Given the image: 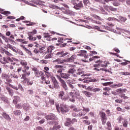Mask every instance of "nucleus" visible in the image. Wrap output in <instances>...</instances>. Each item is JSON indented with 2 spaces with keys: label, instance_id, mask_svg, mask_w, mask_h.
<instances>
[{
  "label": "nucleus",
  "instance_id": "de8ad7c7",
  "mask_svg": "<svg viewBox=\"0 0 130 130\" xmlns=\"http://www.w3.org/2000/svg\"><path fill=\"white\" fill-rule=\"evenodd\" d=\"M45 49V47L40 48H39L40 53H44V51H45V50H44Z\"/></svg>",
  "mask_w": 130,
  "mask_h": 130
},
{
  "label": "nucleus",
  "instance_id": "79ce46f5",
  "mask_svg": "<svg viewBox=\"0 0 130 130\" xmlns=\"http://www.w3.org/2000/svg\"><path fill=\"white\" fill-rule=\"evenodd\" d=\"M54 88H56V89H58L59 88V85H58V82L57 81H55L53 82Z\"/></svg>",
  "mask_w": 130,
  "mask_h": 130
},
{
  "label": "nucleus",
  "instance_id": "4d7b16f0",
  "mask_svg": "<svg viewBox=\"0 0 130 130\" xmlns=\"http://www.w3.org/2000/svg\"><path fill=\"white\" fill-rule=\"evenodd\" d=\"M101 89L99 88H94L93 89H92V91L94 93H96V92H100V91H101Z\"/></svg>",
  "mask_w": 130,
  "mask_h": 130
},
{
  "label": "nucleus",
  "instance_id": "f3484780",
  "mask_svg": "<svg viewBox=\"0 0 130 130\" xmlns=\"http://www.w3.org/2000/svg\"><path fill=\"white\" fill-rule=\"evenodd\" d=\"M14 99L13 100L12 103L15 105L17 104L19 101H21V98L19 95H16L13 96Z\"/></svg>",
  "mask_w": 130,
  "mask_h": 130
},
{
  "label": "nucleus",
  "instance_id": "c03bdc74",
  "mask_svg": "<svg viewBox=\"0 0 130 130\" xmlns=\"http://www.w3.org/2000/svg\"><path fill=\"white\" fill-rule=\"evenodd\" d=\"M82 122H83V123H84L86 125H89V124H90L91 123V122H90L89 120H83L82 121Z\"/></svg>",
  "mask_w": 130,
  "mask_h": 130
},
{
  "label": "nucleus",
  "instance_id": "3c124183",
  "mask_svg": "<svg viewBox=\"0 0 130 130\" xmlns=\"http://www.w3.org/2000/svg\"><path fill=\"white\" fill-rule=\"evenodd\" d=\"M109 10L112 11V12H116V11H117V9L114 8L112 6H110Z\"/></svg>",
  "mask_w": 130,
  "mask_h": 130
},
{
  "label": "nucleus",
  "instance_id": "052dcab7",
  "mask_svg": "<svg viewBox=\"0 0 130 130\" xmlns=\"http://www.w3.org/2000/svg\"><path fill=\"white\" fill-rule=\"evenodd\" d=\"M32 71H33L35 72V75L36 74V73H37L39 70H37V68L34 67L32 68Z\"/></svg>",
  "mask_w": 130,
  "mask_h": 130
},
{
  "label": "nucleus",
  "instance_id": "8fccbe9b",
  "mask_svg": "<svg viewBox=\"0 0 130 130\" xmlns=\"http://www.w3.org/2000/svg\"><path fill=\"white\" fill-rule=\"evenodd\" d=\"M4 52L5 54H6V55H8V56H12V54L10 53V52H9L8 50H5Z\"/></svg>",
  "mask_w": 130,
  "mask_h": 130
},
{
  "label": "nucleus",
  "instance_id": "774afa93",
  "mask_svg": "<svg viewBox=\"0 0 130 130\" xmlns=\"http://www.w3.org/2000/svg\"><path fill=\"white\" fill-rule=\"evenodd\" d=\"M77 120L75 118L72 119V120H71V124H74L75 122H77Z\"/></svg>",
  "mask_w": 130,
  "mask_h": 130
},
{
  "label": "nucleus",
  "instance_id": "a19ab883",
  "mask_svg": "<svg viewBox=\"0 0 130 130\" xmlns=\"http://www.w3.org/2000/svg\"><path fill=\"white\" fill-rule=\"evenodd\" d=\"M83 3L84 4L85 6L88 7L90 5V1H89V0H83Z\"/></svg>",
  "mask_w": 130,
  "mask_h": 130
},
{
  "label": "nucleus",
  "instance_id": "e433bc0d",
  "mask_svg": "<svg viewBox=\"0 0 130 130\" xmlns=\"http://www.w3.org/2000/svg\"><path fill=\"white\" fill-rule=\"evenodd\" d=\"M14 105H15L16 109H22L23 108V105L21 103L15 104Z\"/></svg>",
  "mask_w": 130,
  "mask_h": 130
},
{
  "label": "nucleus",
  "instance_id": "0eeeda50",
  "mask_svg": "<svg viewBox=\"0 0 130 130\" xmlns=\"http://www.w3.org/2000/svg\"><path fill=\"white\" fill-rule=\"evenodd\" d=\"M100 117L101 121L102 122L103 125H105V124H106V122L107 121V117H106V114L105 113V112H101Z\"/></svg>",
  "mask_w": 130,
  "mask_h": 130
},
{
  "label": "nucleus",
  "instance_id": "6e6552de",
  "mask_svg": "<svg viewBox=\"0 0 130 130\" xmlns=\"http://www.w3.org/2000/svg\"><path fill=\"white\" fill-rule=\"evenodd\" d=\"M57 77H58V80H59V81L60 82L62 85V87L63 88L64 90H65V91H68V85H67V83H66V81H64L63 79H61V77L58 76H57Z\"/></svg>",
  "mask_w": 130,
  "mask_h": 130
},
{
  "label": "nucleus",
  "instance_id": "864d4df0",
  "mask_svg": "<svg viewBox=\"0 0 130 130\" xmlns=\"http://www.w3.org/2000/svg\"><path fill=\"white\" fill-rule=\"evenodd\" d=\"M115 102H116V103H122L123 100L121 99H118L115 100Z\"/></svg>",
  "mask_w": 130,
  "mask_h": 130
},
{
  "label": "nucleus",
  "instance_id": "6e6d98bb",
  "mask_svg": "<svg viewBox=\"0 0 130 130\" xmlns=\"http://www.w3.org/2000/svg\"><path fill=\"white\" fill-rule=\"evenodd\" d=\"M92 17L94 18V19H96V20H101V18L99 16L96 15V14H93Z\"/></svg>",
  "mask_w": 130,
  "mask_h": 130
},
{
  "label": "nucleus",
  "instance_id": "c756f323",
  "mask_svg": "<svg viewBox=\"0 0 130 130\" xmlns=\"http://www.w3.org/2000/svg\"><path fill=\"white\" fill-rule=\"evenodd\" d=\"M82 93L84 94V95H85V96L88 98L91 97V96H92V93L90 92L89 91H82Z\"/></svg>",
  "mask_w": 130,
  "mask_h": 130
},
{
  "label": "nucleus",
  "instance_id": "5701e85b",
  "mask_svg": "<svg viewBox=\"0 0 130 130\" xmlns=\"http://www.w3.org/2000/svg\"><path fill=\"white\" fill-rule=\"evenodd\" d=\"M57 124H58V123H56L55 124V125L53 126V128H50V130L59 129L60 128V127H61V126H60L59 125H57Z\"/></svg>",
  "mask_w": 130,
  "mask_h": 130
},
{
  "label": "nucleus",
  "instance_id": "c9c22d12",
  "mask_svg": "<svg viewBox=\"0 0 130 130\" xmlns=\"http://www.w3.org/2000/svg\"><path fill=\"white\" fill-rule=\"evenodd\" d=\"M54 48H55V47H54V46L51 45L49 46V47H48L47 48V52H51L52 53V51L54 49Z\"/></svg>",
  "mask_w": 130,
  "mask_h": 130
},
{
  "label": "nucleus",
  "instance_id": "b1692460",
  "mask_svg": "<svg viewBox=\"0 0 130 130\" xmlns=\"http://www.w3.org/2000/svg\"><path fill=\"white\" fill-rule=\"evenodd\" d=\"M44 73L42 71H38L37 72H36V73L35 74L36 77H37V78H40V77H42V76H43Z\"/></svg>",
  "mask_w": 130,
  "mask_h": 130
},
{
  "label": "nucleus",
  "instance_id": "412c9836",
  "mask_svg": "<svg viewBox=\"0 0 130 130\" xmlns=\"http://www.w3.org/2000/svg\"><path fill=\"white\" fill-rule=\"evenodd\" d=\"M53 63H57V64H60L61 63H63L64 61L63 60H61V59L58 58L55 60H53Z\"/></svg>",
  "mask_w": 130,
  "mask_h": 130
},
{
  "label": "nucleus",
  "instance_id": "393cba45",
  "mask_svg": "<svg viewBox=\"0 0 130 130\" xmlns=\"http://www.w3.org/2000/svg\"><path fill=\"white\" fill-rule=\"evenodd\" d=\"M47 77H48V78H50L51 79L53 83H54V82L57 81V80H56V79L54 77V75H53V74H52V73H51V74L48 75Z\"/></svg>",
  "mask_w": 130,
  "mask_h": 130
},
{
  "label": "nucleus",
  "instance_id": "4c0bfd02",
  "mask_svg": "<svg viewBox=\"0 0 130 130\" xmlns=\"http://www.w3.org/2000/svg\"><path fill=\"white\" fill-rule=\"evenodd\" d=\"M48 52V54H47L45 57V59H48V58H51V57H52V53L50 52Z\"/></svg>",
  "mask_w": 130,
  "mask_h": 130
},
{
  "label": "nucleus",
  "instance_id": "5fc2aeb1",
  "mask_svg": "<svg viewBox=\"0 0 130 130\" xmlns=\"http://www.w3.org/2000/svg\"><path fill=\"white\" fill-rule=\"evenodd\" d=\"M127 124H128V122H127V121L126 120L124 121L123 122V126H124V127H127Z\"/></svg>",
  "mask_w": 130,
  "mask_h": 130
},
{
  "label": "nucleus",
  "instance_id": "4be33fe9",
  "mask_svg": "<svg viewBox=\"0 0 130 130\" xmlns=\"http://www.w3.org/2000/svg\"><path fill=\"white\" fill-rule=\"evenodd\" d=\"M2 116L5 118V119H6V120H8V121H11V117L6 113H3L2 114Z\"/></svg>",
  "mask_w": 130,
  "mask_h": 130
},
{
  "label": "nucleus",
  "instance_id": "680f3d73",
  "mask_svg": "<svg viewBox=\"0 0 130 130\" xmlns=\"http://www.w3.org/2000/svg\"><path fill=\"white\" fill-rule=\"evenodd\" d=\"M94 1L99 3H101V4H103V5H105V2H104V0H94Z\"/></svg>",
  "mask_w": 130,
  "mask_h": 130
},
{
  "label": "nucleus",
  "instance_id": "9d476101",
  "mask_svg": "<svg viewBox=\"0 0 130 130\" xmlns=\"http://www.w3.org/2000/svg\"><path fill=\"white\" fill-rule=\"evenodd\" d=\"M9 86L10 87L12 88V89H14V90H16V91H18V90H19V89L21 91H22V92H24V88L23 87V86H22V85H21L20 84H19L18 86L13 85L11 84H9Z\"/></svg>",
  "mask_w": 130,
  "mask_h": 130
},
{
  "label": "nucleus",
  "instance_id": "2f4dec72",
  "mask_svg": "<svg viewBox=\"0 0 130 130\" xmlns=\"http://www.w3.org/2000/svg\"><path fill=\"white\" fill-rule=\"evenodd\" d=\"M6 89L8 91L9 95H10V96H13V94L14 93L13 92V90H12V89H11L9 86H6Z\"/></svg>",
  "mask_w": 130,
  "mask_h": 130
},
{
  "label": "nucleus",
  "instance_id": "13d9d810",
  "mask_svg": "<svg viewBox=\"0 0 130 130\" xmlns=\"http://www.w3.org/2000/svg\"><path fill=\"white\" fill-rule=\"evenodd\" d=\"M7 19H9V20H15V19H16V17L13 16H9L7 17Z\"/></svg>",
  "mask_w": 130,
  "mask_h": 130
},
{
  "label": "nucleus",
  "instance_id": "a18cd8bd",
  "mask_svg": "<svg viewBox=\"0 0 130 130\" xmlns=\"http://www.w3.org/2000/svg\"><path fill=\"white\" fill-rule=\"evenodd\" d=\"M113 82H109L102 83L103 86H109V85H112Z\"/></svg>",
  "mask_w": 130,
  "mask_h": 130
},
{
  "label": "nucleus",
  "instance_id": "473e14b6",
  "mask_svg": "<svg viewBox=\"0 0 130 130\" xmlns=\"http://www.w3.org/2000/svg\"><path fill=\"white\" fill-rule=\"evenodd\" d=\"M13 113L14 115L18 116V115H21L22 112L20 110H16L13 112Z\"/></svg>",
  "mask_w": 130,
  "mask_h": 130
},
{
  "label": "nucleus",
  "instance_id": "338daca9",
  "mask_svg": "<svg viewBox=\"0 0 130 130\" xmlns=\"http://www.w3.org/2000/svg\"><path fill=\"white\" fill-rule=\"evenodd\" d=\"M34 52L36 53V54H37V53H39V52H40V51L39 49L36 48L35 49Z\"/></svg>",
  "mask_w": 130,
  "mask_h": 130
},
{
  "label": "nucleus",
  "instance_id": "603ef678",
  "mask_svg": "<svg viewBox=\"0 0 130 130\" xmlns=\"http://www.w3.org/2000/svg\"><path fill=\"white\" fill-rule=\"evenodd\" d=\"M121 75H123V76H130L129 72H121Z\"/></svg>",
  "mask_w": 130,
  "mask_h": 130
},
{
  "label": "nucleus",
  "instance_id": "39448f33",
  "mask_svg": "<svg viewBox=\"0 0 130 130\" xmlns=\"http://www.w3.org/2000/svg\"><path fill=\"white\" fill-rule=\"evenodd\" d=\"M76 66L75 65L67 64L64 66V68L66 70H68L67 73L71 76V74H73L77 72V69H76Z\"/></svg>",
  "mask_w": 130,
  "mask_h": 130
},
{
  "label": "nucleus",
  "instance_id": "72a5a7b5",
  "mask_svg": "<svg viewBox=\"0 0 130 130\" xmlns=\"http://www.w3.org/2000/svg\"><path fill=\"white\" fill-rule=\"evenodd\" d=\"M22 107L24 110H25L26 111H27V110L30 109V107L27 104H23L22 105Z\"/></svg>",
  "mask_w": 130,
  "mask_h": 130
},
{
  "label": "nucleus",
  "instance_id": "9b49d317",
  "mask_svg": "<svg viewBox=\"0 0 130 130\" xmlns=\"http://www.w3.org/2000/svg\"><path fill=\"white\" fill-rule=\"evenodd\" d=\"M67 84L71 89L72 90H74L75 89V85L76 84V81L74 80H69L68 82H67Z\"/></svg>",
  "mask_w": 130,
  "mask_h": 130
},
{
  "label": "nucleus",
  "instance_id": "ddd939ff",
  "mask_svg": "<svg viewBox=\"0 0 130 130\" xmlns=\"http://www.w3.org/2000/svg\"><path fill=\"white\" fill-rule=\"evenodd\" d=\"M45 118L47 120H54L56 119V116L53 114H50L46 115Z\"/></svg>",
  "mask_w": 130,
  "mask_h": 130
},
{
  "label": "nucleus",
  "instance_id": "a211bd4d",
  "mask_svg": "<svg viewBox=\"0 0 130 130\" xmlns=\"http://www.w3.org/2000/svg\"><path fill=\"white\" fill-rule=\"evenodd\" d=\"M60 76L61 78H62V79H70V74L69 73H61L60 74Z\"/></svg>",
  "mask_w": 130,
  "mask_h": 130
},
{
  "label": "nucleus",
  "instance_id": "09e8293b",
  "mask_svg": "<svg viewBox=\"0 0 130 130\" xmlns=\"http://www.w3.org/2000/svg\"><path fill=\"white\" fill-rule=\"evenodd\" d=\"M21 47H22V48H23V49L25 50V51L27 52V53H29V54H30V53H31V51H30V50H28V49H27L26 47H25V46L21 45Z\"/></svg>",
  "mask_w": 130,
  "mask_h": 130
},
{
  "label": "nucleus",
  "instance_id": "e2e57ef3",
  "mask_svg": "<svg viewBox=\"0 0 130 130\" xmlns=\"http://www.w3.org/2000/svg\"><path fill=\"white\" fill-rule=\"evenodd\" d=\"M103 90L104 91L108 92V91H110V90H111V88H110V87H105V88H103Z\"/></svg>",
  "mask_w": 130,
  "mask_h": 130
},
{
  "label": "nucleus",
  "instance_id": "f257e3e1",
  "mask_svg": "<svg viewBox=\"0 0 130 130\" xmlns=\"http://www.w3.org/2000/svg\"><path fill=\"white\" fill-rule=\"evenodd\" d=\"M95 63L96 64L93 65V71H95V72H100V71L107 72V70L105 68L108 67V66L110 64V62L108 60L105 61L98 60L95 61Z\"/></svg>",
  "mask_w": 130,
  "mask_h": 130
},
{
  "label": "nucleus",
  "instance_id": "69168bd1",
  "mask_svg": "<svg viewBox=\"0 0 130 130\" xmlns=\"http://www.w3.org/2000/svg\"><path fill=\"white\" fill-rule=\"evenodd\" d=\"M83 111H85V112H89V111H90V109L89 108L83 107Z\"/></svg>",
  "mask_w": 130,
  "mask_h": 130
},
{
  "label": "nucleus",
  "instance_id": "bf43d9fd",
  "mask_svg": "<svg viewBox=\"0 0 130 130\" xmlns=\"http://www.w3.org/2000/svg\"><path fill=\"white\" fill-rule=\"evenodd\" d=\"M27 94H28L29 96H31V95H33V90L31 89L27 90Z\"/></svg>",
  "mask_w": 130,
  "mask_h": 130
},
{
  "label": "nucleus",
  "instance_id": "4468645a",
  "mask_svg": "<svg viewBox=\"0 0 130 130\" xmlns=\"http://www.w3.org/2000/svg\"><path fill=\"white\" fill-rule=\"evenodd\" d=\"M77 56H82L84 57V58H87L88 57V55H87V51L85 50H81L77 54Z\"/></svg>",
  "mask_w": 130,
  "mask_h": 130
},
{
  "label": "nucleus",
  "instance_id": "dca6fc26",
  "mask_svg": "<svg viewBox=\"0 0 130 130\" xmlns=\"http://www.w3.org/2000/svg\"><path fill=\"white\" fill-rule=\"evenodd\" d=\"M67 54H69L68 52H66L64 51H61V52H58L56 55V56H58V57H62L63 56H66V55H67Z\"/></svg>",
  "mask_w": 130,
  "mask_h": 130
},
{
  "label": "nucleus",
  "instance_id": "f03ea898",
  "mask_svg": "<svg viewBox=\"0 0 130 130\" xmlns=\"http://www.w3.org/2000/svg\"><path fill=\"white\" fill-rule=\"evenodd\" d=\"M0 37H2V39H3V40H4L6 43H8L7 46L8 48L11 49V50H12V51L14 52L18 53V51H17L16 47L9 43V42H15V41L7 37L6 36H5V35H3L2 32H0Z\"/></svg>",
  "mask_w": 130,
  "mask_h": 130
},
{
  "label": "nucleus",
  "instance_id": "bb28decb",
  "mask_svg": "<svg viewBox=\"0 0 130 130\" xmlns=\"http://www.w3.org/2000/svg\"><path fill=\"white\" fill-rule=\"evenodd\" d=\"M117 93H120V94H123V93H125L126 92V89H121L119 88L116 90Z\"/></svg>",
  "mask_w": 130,
  "mask_h": 130
},
{
  "label": "nucleus",
  "instance_id": "f8f14e48",
  "mask_svg": "<svg viewBox=\"0 0 130 130\" xmlns=\"http://www.w3.org/2000/svg\"><path fill=\"white\" fill-rule=\"evenodd\" d=\"M63 68H64V67L61 65H55L54 66V69L57 70V73H58V74H60L62 72Z\"/></svg>",
  "mask_w": 130,
  "mask_h": 130
},
{
  "label": "nucleus",
  "instance_id": "cd10ccee",
  "mask_svg": "<svg viewBox=\"0 0 130 130\" xmlns=\"http://www.w3.org/2000/svg\"><path fill=\"white\" fill-rule=\"evenodd\" d=\"M47 106H51V105H54V100L52 99H51L49 100L48 103H46Z\"/></svg>",
  "mask_w": 130,
  "mask_h": 130
},
{
  "label": "nucleus",
  "instance_id": "37998d69",
  "mask_svg": "<svg viewBox=\"0 0 130 130\" xmlns=\"http://www.w3.org/2000/svg\"><path fill=\"white\" fill-rule=\"evenodd\" d=\"M1 14L3 15H5V16H9V15H11V12L10 11H4V12H0Z\"/></svg>",
  "mask_w": 130,
  "mask_h": 130
},
{
  "label": "nucleus",
  "instance_id": "7c9ffc66",
  "mask_svg": "<svg viewBox=\"0 0 130 130\" xmlns=\"http://www.w3.org/2000/svg\"><path fill=\"white\" fill-rule=\"evenodd\" d=\"M123 86V84L122 83H117L111 85V88H117L118 87H122Z\"/></svg>",
  "mask_w": 130,
  "mask_h": 130
},
{
  "label": "nucleus",
  "instance_id": "2eb2a0df",
  "mask_svg": "<svg viewBox=\"0 0 130 130\" xmlns=\"http://www.w3.org/2000/svg\"><path fill=\"white\" fill-rule=\"evenodd\" d=\"M64 92L63 91H61L59 92L58 95L59 99H61L62 101H67L68 98L64 96Z\"/></svg>",
  "mask_w": 130,
  "mask_h": 130
},
{
  "label": "nucleus",
  "instance_id": "58836bf2",
  "mask_svg": "<svg viewBox=\"0 0 130 130\" xmlns=\"http://www.w3.org/2000/svg\"><path fill=\"white\" fill-rule=\"evenodd\" d=\"M70 96L72 97V98L70 99V101H71V102H75L76 100H75V97L74 96V93L73 92H70Z\"/></svg>",
  "mask_w": 130,
  "mask_h": 130
},
{
  "label": "nucleus",
  "instance_id": "6ab92c4d",
  "mask_svg": "<svg viewBox=\"0 0 130 130\" xmlns=\"http://www.w3.org/2000/svg\"><path fill=\"white\" fill-rule=\"evenodd\" d=\"M0 61L3 64H6V63L9 62V57H4L3 58H0Z\"/></svg>",
  "mask_w": 130,
  "mask_h": 130
},
{
  "label": "nucleus",
  "instance_id": "1a4fd4ad",
  "mask_svg": "<svg viewBox=\"0 0 130 130\" xmlns=\"http://www.w3.org/2000/svg\"><path fill=\"white\" fill-rule=\"evenodd\" d=\"M30 69V67L29 66H24L23 68L22 67H19L17 69V73H19L21 71H22L23 74H26V73H28L27 71Z\"/></svg>",
  "mask_w": 130,
  "mask_h": 130
},
{
  "label": "nucleus",
  "instance_id": "ea45409f",
  "mask_svg": "<svg viewBox=\"0 0 130 130\" xmlns=\"http://www.w3.org/2000/svg\"><path fill=\"white\" fill-rule=\"evenodd\" d=\"M1 99L4 102H6V103H8V102H9V101L8 100V98L7 97H6L5 95L2 96L1 98Z\"/></svg>",
  "mask_w": 130,
  "mask_h": 130
},
{
  "label": "nucleus",
  "instance_id": "49530a36",
  "mask_svg": "<svg viewBox=\"0 0 130 130\" xmlns=\"http://www.w3.org/2000/svg\"><path fill=\"white\" fill-rule=\"evenodd\" d=\"M8 59L12 66H15V64H16V62L13 61V60L11 59V57H8Z\"/></svg>",
  "mask_w": 130,
  "mask_h": 130
},
{
  "label": "nucleus",
  "instance_id": "0e129e2a",
  "mask_svg": "<svg viewBox=\"0 0 130 130\" xmlns=\"http://www.w3.org/2000/svg\"><path fill=\"white\" fill-rule=\"evenodd\" d=\"M50 36L49 35V34H46V33L44 34V38H46V39L48 38Z\"/></svg>",
  "mask_w": 130,
  "mask_h": 130
},
{
  "label": "nucleus",
  "instance_id": "f704fd0d",
  "mask_svg": "<svg viewBox=\"0 0 130 130\" xmlns=\"http://www.w3.org/2000/svg\"><path fill=\"white\" fill-rule=\"evenodd\" d=\"M107 127L106 128L107 130H112V127L111 126V123L110 121H108L106 123Z\"/></svg>",
  "mask_w": 130,
  "mask_h": 130
},
{
  "label": "nucleus",
  "instance_id": "a878e982",
  "mask_svg": "<svg viewBox=\"0 0 130 130\" xmlns=\"http://www.w3.org/2000/svg\"><path fill=\"white\" fill-rule=\"evenodd\" d=\"M71 124H72V123L71 122V118H67L66 122H64L65 126H70Z\"/></svg>",
  "mask_w": 130,
  "mask_h": 130
},
{
  "label": "nucleus",
  "instance_id": "c85d7f7f",
  "mask_svg": "<svg viewBox=\"0 0 130 130\" xmlns=\"http://www.w3.org/2000/svg\"><path fill=\"white\" fill-rule=\"evenodd\" d=\"M20 63L23 67H27L28 62L25 60H20Z\"/></svg>",
  "mask_w": 130,
  "mask_h": 130
},
{
  "label": "nucleus",
  "instance_id": "423d86ee",
  "mask_svg": "<svg viewBox=\"0 0 130 130\" xmlns=\"http://www.w3.org/2000/svg\"><path fill=\"white\" fill-rule=\"evenodd\" d=\"M59 109L62 114H66L67 112H69V111H70V108L64 104H61L60 105Z\"/></svg>",
  "mask_w": 130,
  "mask_h": 130
},
{
  "label": "nucleus",
  "instance_id": "7ed1b4c3",
  "mask_svg": "<svg viewBox=\"0 0 130 130\" xmlns=\"http://www.w3.org/2000/svg\"><path fill=\"white\" fill-rule=\"evenodd\" d=\"M31 75V72L28 71L26 73L22 74H21V79H23L24 80L21 81V83L23 85L26 84L27 86H32L33 85V81H30V79L27 78V77H29Z\"/></svg>",
  "mask_w": 130,
  "mask_h": 130
},
{
  "label": "nucleus",
  "instance_id": "aec40b11",
  "mask_svg": "<svg viewBox=\"0 0 130 130\" xmlns=\"http://www.w3.org/2000/svg\"><path fill=\"white\" fill-rule=\"evenodd\" d=\"M48 71H49V68L47 67H45L44 68V72L47 77L49 76V75H51V74H52V73L49 72H48Z\"/></svg>",
  "mask_w": 130,
  "mask_h": 130
},
{
  "label": "nucleus",
  "instance_id": "20e7f679",
  "mask_svg": "<svg viewBox=\"0 0 130 130\" xmlns=\"http://www.w3.org/2000/svg\"><path fill=\"white\" fill-rule=\"evenodd\" d=\"M71 3L74 5V8L75 9V10H81V9H83V8H84L83 2L82 1H80L79 0H77L76 1L72 0L71 1Z\"/></svg>",
  "mask_w": 130,
  "mask_h": 130
}]
</instances>
